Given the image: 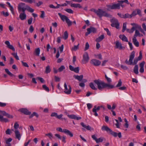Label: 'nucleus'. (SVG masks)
<instances>
[{"label":"nucleus","instance_id":"nucleus-1","mask_svg":"<svg viewBox=\"0 0 146 146\" xmlns=\"http://www.w3.org/2000/svg\"><path fill=\"white\" fill-rule=\"evenodd\" d=\"M105 77L108 83H105L103 80L100 79L96 80L94 81V82L97 85L98 89L100 90H102L105 88L110 89L114 87L113 85H111L110 83L111 82V80L110 78L108 77L106 75Z\"/></svg>","mask_w":146,"mask_h":146},{"label":"nucleus","instance_id":"nucleus-2","mask_svg":"<svg viewBox=\"0 0 146 146\" xmlns=\"http://www.w3.org/2000/svg\"><path fill=\"white\" fill-rule=\"evenodd\" d=\"M17 8L19 13L21 12H25L26 10L31 13H33L34 11V9L26 5L25 3H20L19 4Z\"/></svg>","mask_w":146,"mask_h":146},{"label":"nucleus","instance_id":"nucleus-3","mask_svg":"<svg viewBox=\"0 0 146 146\" xmlns=\"http://www.w3.org/2000/svg\"><path fill=\"white\" fill-rule=\"evenodd\" d=\"M138 14L140 17L142 16L141 11L139 9H137L133 11L131 14L129 15L128 13H126L124 15V19L127 18H131L137 15Z\"/></svg>","mask_w":146,"mask_h":146},{"label":"nucleus","instance_id":"nucleus-4","mask_svg":"<svg viewBox=\"0 0 146 146\" xmlns=\"http://www.w3.org/2000/svg\"><path fill=\"white\" fill-rule=\"evenodd\" d=\"M95 13L100 18H101L103 16L110 18L111 17H112L111 15L107 13L100 9H98L97 10Z\"/></svg>","mask_w":146,"mask_h":146},{"label":"nucleus","instance_id":"nucleus-5","mask_svg":"<svg viewBox=\"0 0 146 146\" xmlns=\"http://www.w3.org/2000/svg\"><path fill=\"white\" fill-rule=\"evenodd\" d=\"M102 130L106 131L108 133H110L115 137H116L117 136V133L116 132L113 131L108 126L104 125L102 126Z\"/></svg>","mask_w":146,"mask_h":146},{"label":"nucleus","instance_id":"nucleus-6","mask_svg":"<svg viewBox=\"0 0 146 146\" xmlns=\"http://www.w3.org/2000/svg\"><path fill=\"white\" fill-rule=\"evenodd\" d=\"M135 52L133 51L131 52L129 56V61L127 60L125 61L126 63L129 65H131L133 64V60L135 57Z\"/></svg>","mask_w":146,"mask_h":146},{"label":"nucleus","instance_id":"nucleus-7","mask_svg":"<svg viewBox=\"0 0 146 146\" xmlns=\"http://www.w3.org/2000/svg\"><path fill=\"white\" fill-rule=\"evenodd\" d=\"M64 92L67 94H70L71 92V88L70 85H68V87L66 82L64 84Z\"/></svg>","mask_w":146,"mask_h":146},{"label":"nucleus","instance_id":"nucleus-8","mask_svg":"<svg viewBox=\"0 0 146 146\" xmlns=\"http://www.w3.org/2000/svg\"><path fill=\"white\" fill-rule=\"evenodd\" d=\"M126 23H124L123 24V27H122V31L123 32H124L125 30H126L129 33H132L134 31L133 28H132L131 29H126Z\"/></svg>","mask_w":146,"mask_h":146},{"label":"nucleus","instance_id":"nucleus-9","mask_svg":"<svg viewBox=\"0 0 146 146\" xmlns=\"http://www.w3.org/2000/svg\"><path fill=\"white\" fill-rule=\"evenodd\" d=\"M87 32L86 33L85 35L86 36H88V35L90 34L91 33H95L96 32V29L93 27H91L90 28H88L87 29Z\"/></svg>","mask_w":146,"mask_h":146},{"label":"nucleus","instance_id":"nucleus-10","mask_svg":"<svg viewBox=\"0 0 146 146\" xmlns=\"http://www.w3.org/2000/svg\"><path fill=\"white\" fill-rule=\"evenodd\" d=\"M115 44V47L116 48L120 50H124L125 49V47L122 46V44L118 40L116 41Z\"/></svg>","mask_w":146,"mask_h":146},{"label":"nucleus","instance_id":"nucleus-11","mask_svg":"<svg viewBox=\"0 0 146 146\" xmlns=\"http://www.w3.org/2000/svg\"><path fill=\"white\" fill-rule=\"evenodd\" d=\"M89 60L88 53L87 52H85L83 56V59L82 62L84 64H86L87 63Z\"/></svg>","mask_w":146,"mask_h":146},{"label":"nucleus","instance_id":"nucleus-12","mask_svg":"<svg viewBox=\"0 0 146 146\" xmlns=\"http://www.w3.org/2000/svg\"><path fill=\"white\" fill-rule=\"evenodd\" d=\"M90 63L91 64L94 66H98L100 64L101 62L98 60L92 59L91 60Z\"/></svg>","mask_w":146,"mask_h":146},{"label":"nucleus","instance_id":"nucleus-13","mask_svg":"<svg viewBox=\"0 0 146 146\" xmlns=\"http://www.w3.org/2000/svg\"><path fill=\"white\" fill-rule=\"evenodd\" d=\"M19 111L26 115H30L31 113V112L29 111L26 108H22L20 109L19 110Z\"/></svg>","mask_w":146,"mask_h":146},{"label":"nucleus","instance_id":"nucleus-14","mask_svg":"<svg viewBox=\"0 0 146 146\" xmlns=\"http://www.w3.org/2000/svg\"><path fill=\"white\" fill-rule=\"evenodd\" d=\"M69 68L70 70L74 71L76 73H78L79 72V68L78 67L74 68L73 66L70 65L69 66Z\"/></svg>","mask_w":146,"mask_h":146},{"label":"nucleus","instance_id":"nucleus-15","mask_svg":"<svg viewBox=\"0 0 146 146\" xmlns=\"http://www.w3.org/2000/svg\"><path fill=\"white\" fill-rule=\"evenodd\" d=\"M5 43L6 45H7V47L12 50L14 51H15V48L12 45H11L10 44V43L9 41H6L5 42Z\"/></svg>","mask_w":146,"mask_h":146},{"label":"nucleus","instance_id":"nucleus-16","mask_svg":"<svg viewBox=\"0 0 146 146\" xmlns=\"http://www.w3.org/2000/svg\"><path fill=\"white\" fill-rule=\"evenodd\" d=\"M0 113L2 114L3 115L6 116L8 118H13L12 115L7 113L5 111L0 110Z\"/></svg>","mask_w":146,"mask_h":146},{"label":"nucleus","instance_id":"nucleus-17","mask_svg":"<svg viewBox=\"0 0 146 146\" xmlns=\"http://www.w3.org/2000/svg\"><path fill=\"white\" fill-rule=\"evenodd\" d=\"M70 6L71 7L75 8H78L79 9L82 8V7L79 3H71L70 4Z\"/></svg>","mask_w":146,"mask_h":146},{"label":"nucleus","instance_id":"nucleus-18","mask_svg":"<svg viewBox=\"0 0 146 146\" xmlns=\"http://www.w3.org/2000/svg\"><path fill=\"white\" fill-rule=\"evenodd\" d=\"M68 116L69 118L71 119H76L77 120L80 119H81V117H77L74 115H68Z\"/></svg>","mask_w":146,"mask_h":146},{"label":"nucleus","instance_id":"nucleus-19","mask_svg":"<svg viewBox=\"0 0 146 146\" xmlns=\"http://www.w3.org/2000/svg\"><path fill=\"white\" fill-rule=\"evenodd\" d=\"M19 17L22 20H25L26 18V15L25 12H22L20 13Z\"/></svg>","mask_w":146,"mask_h":146},{"label":"nucleus","instance_id":"nucleus-20","mask_svg":"<svg viewBox=\"0 0 146 146\" xmlns=\"http://www.w3.org/2000/svg\"><path fill=\"white\" fill-rule=\"evenodd\" d=\"M131 25L133 26L132 28H133V30L134 31L136 29H141V26L138 25L137 24L135 23H131Z\"/></svg>","mask_w":146,"mask_h":146},{"label":"nucleus","instance_id":"nucleus-21","mask_svg":"<svg viewBox=\"0 0 146 146\" xmlns=\"http://www.w3.org/2000/svg\"><path fill=\"white\" fill-rule=\"evenodd\" d=\"M58 15L60 16L61 19L63 21H66L68 17L64 15H62L61 13H58Z\"/></svg>","mask_w":146,"mask_h":146},{"label":"nucleus","instance_id":"nucleus-22","mask_svg":"<svg viewBox=\"0 0 146 146\" xmlns=\"http://www.w3.org/2000/svg\"><path fill=\"white\" fill-rule=\"evenodd\" d=\"M16 138L17 139L19 140L20 139L21 135L18 130H16L15 131Z\"/></svg>","mask_w":146,"mask_h":146},{"label":"nucleus","instance_id":"nucleus-23","mask_svg":"<svg viewBox=\"0 0 146 146\" xmlns=\"http://www.w3.org/2000/svg\"><path fill=\"white\" fill-rule=\"evenodd\" d=\"M112 4L113 9H120V3H119L117 4L113 3Z\"/></svg>","mask_w":146,"mask_h":146},{"label":"nucleus","instance_id":"nucleus-24","mask_svg":"<svg viewBox=\"0 0 146 146\" xmlns=\"http://www.w3.org/2000/svg\"><path fill=\"white\" fill-rule=\"evenodd\" d=\"M64 133L66 134L69 135L70 137L73 136V134L68 130L66 129H64Z\"/></svg>","mask_w":146,"mask_h":146},{"label":"nucleus","instance_id":"nucleus-25","mask_svg":"<svg viewBox=\"0 0 146 146\" xmlns=\"http://www.w3.org/2000/svg\"><path fill=\"white\" fill-rule=\"evenodd\" d=\"M104 38L105 36L104 35H102L96 38V41L98 42H99L102 41Z\"/></svg>","mask_w":146,"mask_h":146},{"label":"nucleus","instance_id":"nucleus-26","mask_svg":"<svg viewBox=\"0 0 146 146\" xmlns=\"http://www.w3.org/2000/svg\"><path fill=\"white\" fill-rule=\"evenodd\" d=\"M73 77L76 79L78 81H81L83 77V76L82 75H80V76L74 75Z\"/></svg>","mask_w":146,"mask_h":146},{"label":"nucleus","instance_id":"nucleus-27","mask_svg":"<svg viewBox=\"0 0 146 146\" xmlns=\"http://www.w3.org/2000/svg\"><path fill=\"white\" fill-rule=\"evenodd\" d=\"M81 125L84 128H86L88 130H90L91 129V127L89 125H85L83 122H81L80 123Z\"/></svg>","mask_w":146,"mask_h":146},{"label":"nucleus","instance_id":"nucleus-28","mask_svg":"<svg viewBox=\"0 0 146 146\" xmlns=\"http://www.w3.org/2000/svg\"><path fill=\"white\" fill-rule=\"evenodd\" d=\"M119 38H121L123 41L128 42V40L127 37L124 35H120L119 36Z\"/></svg>","mask_w":146,"mask_h":146},{"label":"nucleus","instance_id":"nucleus-29","mask_svg":"<svg viewBox=\"0 0 146 146\" xmlns=\"http://www.w3.org/2000/svg\"><path fill=\"white\" fill-rule=\"evenodd\" d=\"M133 42L134 44L136 47H138L139 46V42L137 41L136 38H133L132 39Z\"/></svg>","mask_w":146,"mask_h":146},{"label":"nucleus","instance_id":"nucleus-30","mask_svg":"<svg viewBox=\"0 0 146 146\" xmlns=\"http://www.w3.org/2000/svg\"><path fill=\"white\" fill-rule=\"evenodd\" d=\"M111 22L112 23L116 25H117V27L119 26V24L118 21L117 20L115 19V18H113L111 19Z\"/></svg>","mask_w":146,"mask_h":146},{"label":"nucleus","instance_id":"nucleus-31","mask_svg":"<svg viewBox=\"0 0 146 146\" xmlns=\"http://www.w3.org/2000/svg\"><path fill=\"white\" fill-rule=\"evenodd\" d=\"M40 50L39 48H38L35 49L34 54L36 56H39L40 53Z\"/></svg>","mask_w":146,"mask_h":146},{"label":"nucleus","instance_id":"nucleus-32","mask_svg":"<svg viewBox=\"0 0 146 146\" xmlns=\"http://www.w3.org/2000/svg\"><path fill=\"white\" fill-rule=\"evenodd\" d=\"M12 140V139L11 138H10L7 139L6 141V145H5V146H11V145L10 143V142H11Z\"/></svg>","mask_w":146,"mask_h":146},{"label":"nucleus","instance_id":"nucleus-33","mask_svg":"<svg viewBox=\"0 0 146 146\" xmlns=\"http://www.w3.org/2000/svg\"><path fill=\"white\" fill-rule=\"evenodd\" d=\"M133 72L136 74H138V67L137 65H136L135 66L134 68Z\"/></svg>","mask_w":146,"mask_h":146},{"label":"nucleus","instance_id":"nucleus-34","mask_svg":"<svg viewBox=\"0 0 146 146\" xmlns=\"http://www.w3.org/2000/svg\"><path fill=\"white\" fill-rule=\"evenodd\" d=\"M0 121L1 122H5L9 121L7 119L4 118L3 116L1 115H0Z\"/></svg>","mask_w":146,"mask_h":146},{"label":"nucleus","instance_id":"nucleus-35","mask_svg":"<svg viewBox=\"0 0 146 146\" xmlns=\"http://www.w3.org/2000/svg\"><path fill=\"white\" fill-rule=\"evenodd\" d=\"M34 116H35L37 118H38L39 117V115L36 112H33L32 114L29 116V118H31Z\"/></svg>","mask_w":146,"mask_h":146},{"label":"nucleus","instance_id":"nucleus-36","mask_svg":"<svg viewBox=\"0 0 146 146\" xmlns=\"http://www.w3.org/2000/svg\"><path fill=\"white\" fill-rule=\"evenodd\" d=\"M138 36H140V34L139 31L138 30H136L135 31V34L134 35L133 38H136V37Z\"/></svg>","mask_w":146,"mask_h":146},{"label":"nucleus","instance_id":"nucleus-37","mask_svg":"<svg viewBox=\"0 0 146 146\" xmlns=\"http://www.w3.org/2000/svg\"><path fill=\"white\" fill-rule=\"evenodd\" d=\"M21 1H24L25 2L28 3H35L36 1L35 0H21Z\"/></svg>","mask_w":146,"mask_h":146},{"label":"nucleus","instance_id":"nucleus-38","mask_svg":"<svg viewBox=\"0 0 146 146\" xmlns=\"http://www.w3.org/2000/svg\"><path fill=\"white\" fill-rule=\"evenodd\" d=\"M89 86L93 90H96L97 88L94 86L93 83L91 82L89 84Z\"/></svg>","mask_w":146,"mask_h":146},{"label":"nucleus","instance_id":"nucleus-39","mask_svg":"<svg viewBox=\"0 0 146 146\" xmlns=\"http://www.w3.org/2000/svg\"><path fill=\"white\" fill-rule=\"evenodd\" d=\"M51 70L49 65L47 66L46 68L45 72L46 73H48L50 72Z\"/></svg>","mask_w":146,"mask_h":146},{"label":"nucleus","instance_id":"nucleus-40","mask_svg":"<svg viewBox=\"0 0 146 146\" xmlns=\"http://www.w3.org/2000/svg\"><path fill=\"white\" fill-rule=\"evenodd\" d=\"M106 6L108 8L107 10H108L113 9L112 3L110 5H107Z\"/></svg>","mask_w":146,"mask_h":146},{"label":"nucleus","instance_id":"nucleus-41","mask_svg":"<svg viewBox=\"0 0 146 146\" xmlns=\"http://www.w3.org/2000/svg\"><path fill=\"white\" fill-rule=\"evenodd\" d=\"M64 10L68 13L70 14H72L74 13L73 11L70 9H65Z\"/></svg>","mask_w":146,"mask_h":146},{"label":"nucleus","instance_id":"nucleus-42","mask_svg":"<svg viewBox=\"0 0 146 146\" xmlns=\"http://www.w3.org/2000/svg\"><path fill=\"white\" fill-rule=\"evenodd\" d=\"M117 2L120 3V4H122L123 3H125L128 4H129V2L128 0H121V1H118Z\"/></svg>","mask_w":146,"mask_h":146},{"label":"nucleus","instance_id":"nucleus-43","mask_svg":"<svg viewBox=\"0 0 146 146\" xmlns=\"http://www.w3.org/2000/svg\"><path fill=\"white\" fill-rule=\"evenodd\" d=\"M5 72L11 76H13V74L11 73L8 69H5Z\"/></svg>","mask_w":146,"mask_h":146},{"label":"nucleus","instance_id":"nucleus-44","mask_svg":"<svg viewBox=\"0 0 146 146\" xmlns=\"http://www.w3.org/2000/svg\"><path fill=\"white\" fill-rule=\"evenodd\" d=\"M66 22L68 26H70L72 25V23L68 18L67 19Z\"/></svg>","mask_w":146,"mask_h":146},{"label":"nucleus","instance_id":"nucleus-45","mask_svg":"<svg viewBox=\"0 0 146 146\" xmlns=\"http://www.w3.org/2000/svg\"><path fill=\"white\" fill-rule=\"evenodd\" d=\"M79 45V44H78L77 45L74 46L73 47H72V50L74 51H76L78 48V46Z\"/></svg>","mask_w":146,"mask_h":146},{"label":"nucleus","instance_id":"nucleus-46","mask_svg":"<svg viewBox=\"0 0 146 146\" xmlns=\"http://www.w3.org/2000/svg\"><path fill=\"white\" fill-rule=\"evenodd\" d=\"M68 37V34L67 31L65 32L64 33V36H63V38L65 39H66Z\"/></svg>","mask_w":146,"mask_h":146},{"label":"nucleus","instance_id":"nucleus-47","mask_svg":"<svg viewBox=\"0 0 146 146\" xmlns=\"http://www.w3.org/2000/svg\"><path fill=\"white\" fill-rule=\"evenodd\" d=\"M12 54L17 60H19V58L18 56L17 55V53H12Z\"/></svg>","mask_w":146,"mask_h":146},{"label":"nucleus","instance_id":"nucleus-48","mask_svg":"<svg viewBox=\"0 0 146 146\" xmlns=\"http://www.w3.org/2000/svg\"><path fill=\"white\" fill-rule=\"evenodd\" d=\"M142 52L141 51H140L139 53V56L138 57V58H137V59L138 60H140L142 58Z\"/></svg>","mask_w":146,"mask_h":146},{"label":"nucleus","instance_id":"nucleus-49","mask_svg":"<svg viewBox=\"0 0 146 146\" xmlns=\"http://www.w3.org/2000/svg\"><path fill=\"white\" fill-rule=\"evenodd\" d=\"M65 69V67L63 65L61 66L58 69V71L59 72H61L63 71V70Z\"/></svg>","mask_w":146,"mask_h":146},{"label":"nucleus","instance_id":"nucleus-50","mask_svg":"<svg viewBox=\"0 0 146 146\" xmlns=\"http://www.w3.org/2000/svg\"><path fill=\"white\" fill-rule=\"evenodd\" d=\"M42 88L44 90H45L47 92H49V90L48 87L46 85H44L42 86Z\"/></svg>","mask_w":146,"mask_h":146},{"label":"nucleus","instance_id":"nucleus-51","mask_svg":"<svg viewBox=\"0 0 146 146\" xmlns=\"http://www.w3.org/2000/svg\"><path fill=\"white\" fill-rule=\"evenodd\" d=\"M122 82L121 81V79H120L118 81V82L117 84V85L116 86V87H119L121 86L122 84Z\"/></svg>","mask_w":146,"mask_h":146},{"label":"nucleus","instance_id":"nucleus-52","mask_svg":"<svg viewBox=\"0 0 146 146\" xmlns=\"http://www.w3.org/2000/svg\"><path fill=\"white\" fill-rule=\"evenodd\" d=\"M104 30L107 32V34L110 36L111 35V33L109 29L107 28H104Z\"/></svg>","mask_w":146,"mask_h":146},{"label":"nucleus","instance_id":"nucleus-53","mask_svg":"<svg viewBox=\"0 0 146 146\" xmlns=\"http://www.w3.org/2000/svg\"><path fill=\"white\" fill-rule=\"evenodd\" d=\"M101 108H103V107L102 106H98L96 108V106H94V108L93 109H95L96 110V111H99L100 109Z\"/></svg>","mask_w":146,"mask_h":146},{"label":"nucleus","instance_id":"nucleus-54","mask_svg":"<svg viewBox=\"0 0 146 146\" xmlns=\"http://www.w3.org/2000/svg\"><path fill=\"white\" fill-rule=\"evenodd\" d=\"M89 47V45L88 42L86 43L85 47L84 49V50L86 51L87 50Z\"/></svg>","mask_w":146,"mask_h":146},{"label":"nucleus","instance_id":"nucleus-55","mask_svg":"<svg viewBox=\"0 0 146 146\" xmlns=\"http://www.w3.org/2000/svg\"><path fill=\"white\" fill-rule=\"evenodd\" d=\"M41 14L40 16V17L41 18H43L45 17V13L44 11H41Z\"/></svg>","mask_w":146,"mask_h":146},{"label":"nucleus","instance_id":"nucleus-56","mask_svg":"<svg viewBox=\"0 0 146 146\" xmlns=\"http://www.w3.org/2000/svg\"><path fill=\"white\" fill-rule=\"evenodd\" d=\"M19 124L17 122H15L14 126V128L17 129L19 127Z\"/></svg>","mask_w":146,"mask_h":146},{"label":"nucleus","instance_id":"nucleus-57","mask_svg":"<svg viewBox=\"0 0 146 146\" xmlns=\"http://www.w3.org/2000/svg\"><path fill=\"white\" fill-rule=\"evenodd\" d=\"M103 141V139L102 138H100L98 139H97L96 141V142L97 143L100 142H102Z\"/></svg>","mask_w":146,"mask_h":146},{"label":"nucleus","instance_id":"nucleus-58","mask_svg":"<svg viewBox=\"0 0 146 146\" xmlns=\"http://www.w3.org/2000/svg\"><path fill=\"white\" fill-rule=\"evenodd\" d=\"M59 48L60 50V52L62 53L63 52V49L64 48L63 45L62 44L60 46Z\"/></svg>","mask_w":146,"mask_h":146},{"label":"nucleus","instance_id":"nucleus-59","mask_svg":"<svg viewBox=\"0 0 146 146\" xmlns=\"http://www.w3.org/2000/svg\"><path fill=\"white\" fill-rule=\"evenodd\" d=\"M33 20V18L32 17H31L28 20V23L29 25H31V24Z\"/></svg>","mask_w":146,"mask_h":146},{"label":"nucleus","instance_id":"nucleus-60","mask_svg":"<svg viewBox=\"0 0 146 146\" xmlns=\"http://www.w3.org/2000/svg\"><path fill=\"white\" fill-rule=\"evenodd\" d=\"M7 105V104L6 103H2L0 102V107H4L5 106Z\"/></svg>","mask_w":146,"mask_h":146},{"label":"nucleus","instance_id":"nucleus-61","mask_svg":"<svg viewBox=\"0 0 146 146\" xmlns=\"http://www.w3.org/2000/svg\"><path fill=\"white\" fill-rule=\"evenodd\" d=\"M45 135L48 136L50 139L52 137V135L51 133H49L48 134H46Z\"/></svg>","mask_w":146,"mask_h":146},{"label":"nucleus","instance_id":"nucleus-62","mask_svg":"<svg viewBox=\"0 0 146 146\" xmlns=\"http://www.w3.org/2000/svg\"><path fill=\"white\" fill-rule=\"evenodd\" d=\"M34 30V29L32 25H31L29 29V31L31 33H32L33 32Z\"/></svg>","mask_w":146,"mask_h":146},{"label":"nucleus","instance_id":"nucleus-63","mask_svg":"<svg viewBox=\"0 0 146 146\" xmlns=\"http://www.w3.org/2000/svg\"><path fill=\"white\" fill-rule=\"evenodd\" d=\"M37 78L41 82H44V80L42 78L40 77H38Z\"/></svg>","mask_w":146,"mask_h":146},{"label":"nucleus","instance_id":"nucleus-64","mask_svg":"<svg viewBox=\"0 0 146 146\" xmlns=\"http://www.w3.org/2000/svg\"><path fill=\"white\" fill-rule=\"evenodd\" d=\"M142 27L143 29L145 31H146V25L145 23H143L142 24Z\"/></svg>","mask_w":146,"mask_h":146}]
</instances>
